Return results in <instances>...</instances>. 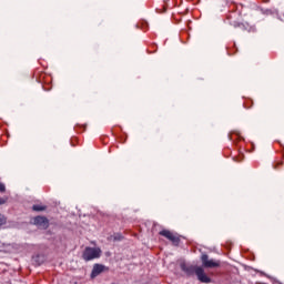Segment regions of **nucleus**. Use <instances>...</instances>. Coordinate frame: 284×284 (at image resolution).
Listing matches in <instances>:
<instances>
[{
	"instance_id": "12",
	"label": "nucleus",
	"mask_w": 284,
	"mask_h": 284,
	"mask_svg": "<svg viewBox=\"0 0 284 284\" xmlns=\"http://www.w3.org/2000/svg\"><path fill=\"white\" fill-rule=\"evenodd\" d=\"M0 192L3 193L6 192V184L0 182Z\"/></svg>"
},
{
	"instance_id": "8",
	"label": "nucleus",
	"mask_w": 284,
	"mask_h": 284,
	"mask_svg": "<svg viewBox=\"0 0 284 284\" xmlns=\"http://www.w3.org/2000/svg\"><path fill=\"white\" fill-rule=\"evenodd\" d=\"M33 265H43L45 263V255L37 254L32 257Z\"/></svg>"
},
{
	"instance_id": "2",
	"label": "nucleus",
	"mask_w": 284,
	"mask_h": 284,
	"mask_svg": "<svg viewBox=\"0 0 284 284\" xmlns=\"http://www.w3.org/2000/svg\"><path fill=\"white\" fill-rule=\"evenodd\" d=\"M33 225H36L39 230H48L50 227V220L43 215H38L32 220Z\"/></svg>"
},
{
	"instance_id": "10",
	"label": "nucleus",
	"mask_w": 284,
	"mask_h": 284,
	"mask_svg": "<svg viewBox=\"0 0 284 284\" xmlns=\"http://www.w3.org/2000/svg\"><path fill=\"white\" fill-rule=\"evenodd\" d=\"M1 225H6V216H3L2 214H0V226Z\"/></svg>"
},
{
	"instance_id": "9",
	"label": "nucleus",
	"mask_w": 284,
	"mask_h": 284,
	"mask_svg": "<svg viewBox=\"0 0 284 284\" xmlns=\"http://www.w3.org/2000/svg\"><path fill=\"white\" fill-rule=\"evenodd\" d=\"M33 212H45L48 210V206L45 205H40V204H34L32 206Z\"/></svg>"
},
{
	"instance_id": "3",
	"label": "nucleus",
	"mask_w": 284,
	"mask_h": 284,
	"mask_svg": "<svg viewBox=\"0 0 284 284\" xmlns=\"http://www.w3.org/2000/svg\"><path fill=\"white\" fill-rule=\"evenodd\" d=\"M201 262L202 265L209 270H212L214 267H221V261L210 260L209 254H202Z\"/></svg>"
},
{
	"instance_id": "5",
	"label": "nucleus",
	"mask_w": 284,
	"mask_h": 284,
	"mask_svg": "<svg viewBox=\"0 0 284 284\" xmlns=\"http://www.w3.org/2000/svg\"><path fill=\"white\" fill-rule=\"evenodd\" d=\"M195 275L197 276V281H200V283H212V278L207 276L205 270L201 266L196 268Z\"/></svg>"
},
{
	"instance_id": "7",
	"label": "nucleus",
	"mask_w": 284,
	"mask_h": 284,
	"mask_svg": "<svg viewBox=\"0 0 284 284\" xmlns=\"http://www.w3.org/2000/svg\"><path fill=\"white\" fill-rule=\"evenodd\" d=\"M104 271H105V265L94 264L91 272V278H97V276H99V274H103Z\"/></svg>"
},
{
	"instance_id": "11",
	"label": "nucleus",
	"mask_w": 284,
	"mask_h": 284,
	"mask_svg": "<svg viewBox=\"0 0 284 284\" xmlns=\"http://www.w3.org/2000/svg\"><path fill=\"white\" fill-rule=\"evenodd\" d=\"M7 202H8L7 197H0V205H6Z\"/></svg>"
},
{
	"instance_id": "6",
	"label": "nucleus",
	"mask_w": 284,
	"mask_h": 284,
	"mask_svg": "<svg viewBox=\"0 0 284 284\" xmlns=\"http://www.w3.org/2000/svg\"><path fill=\"white\" fill-rule=\"evenodd\" d=\"M180 267L182 272L186 274V276H194V274H196V268H199L200 266L181 263Z\"/></svg>"
},
{
	"instance_id": "4",
	"label": "nucleus",
	"mask_w": 284,
	"mask_h": 284,
	"mask_svg": "<svg viewBox=\"0 0 284 284\" xmlns=\"http://www.w3.org/2000/svg\"><path fill=\"white\" fill-rule=\"evenodd\" d=\"M160 236H164V239H168L169 241H171V243H173V245L179 246V244L181 243V237L174 235V233H172L169 230H162L159 232Z\"/></svg>"
},
{
	"instance_id": "1",
	"label": "nucleus",
	"mask_w": 284,
	"mask_h": 284,
	"mask_svg": "<svg viewBox=\"0 0 284 284\" xmlns=\"http://www.w3.org/2000/svg\"><path fill=\"white\" fill-rule=\"evenodd\" d=\"M84 261H94V258H101V248L87 246L82 254Z\"/></svg>"
}]
</instances>
